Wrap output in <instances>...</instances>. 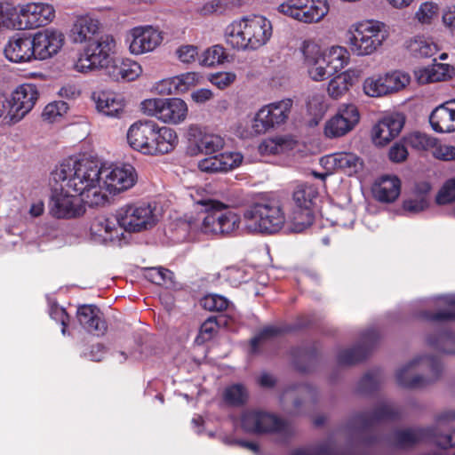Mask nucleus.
<instances>
[{"label": "nucleus", "instance_id": "23", "mask_svg": "<svg viewBox=\"0 0 455 455\" xmlns=\"http://www.w3.org/2000/svg\"><path fill=\"white\" fill-rule=\"evenodd\" d=\"M31 36L15 34L8 40L4 53L6 59L14 63L30 62L35 60Z\"/></svg>", "mask_w": 455, "mask_h": 455}, {"label": "nucleus", "instance_id": "62", "mask_svg": "<svg viewBox=\"0 0 455 455\" xmlns=\"http://www.w3.org/2000/svg\"><path fill=\"white\" fill-rule=\"evenodd\" d=\"M179 60L184 63H190L198 54L197 47L194 45H182L176 51Z\"/></svg>", "mask_w": 455, "mask_h": 455}, {"label": "nucleus", "instance_id": "2", "mask_svg": "<svg viewBox=\"0 0 455 455\" xmlns=\"http://www.w3.org/2000/svg\"><path fill=\"white\" fill-rule=\"evenodd\" d=\"M184 220L192 231L225 236L239 228L241 219L228 204L212 198H202L195 200L194 211L185 214Z\"/></svg>", "mask_w": 455, "mask_h": 455}, {"label": "nucleus", "instance_id": "41", "mask_svg": "<svg viewBox=\"0 0 455 455\" xmlns=\"http://www.w3.org/2000/svg\"><path fill=\"white\" fill-rule=\"evenodd\" d=\"M223 401L232 407L244 405L249 398V393L244 385L241 383L228 386L223 391Z\"/></svg>", "mask_w": 455, "mask_h": 455}, {"label": "nucleus", "instance_id": "20", "mask_svg": "<svg viewBox=\"0 0 455 455\" xmlns=\"http://www.w3.org/2000/svg\"><path fill=\"white\" fill-rule=\"evenodd\" d=\"M434 427H410L395 430L391 436L392 445L400 450H411L433 439Z\"/></svg>", "mask_w": 455, "mask_h": 455}, {"label": "nucleus", "instance_id": "37", "mask_svg": "<svg viewBox=\"0 0 455 455\" xmlns=\"http://www.w3.org/2000/svg\"><path fill=\"white\" fill-rule=\"evenodd\" d=\"M286 221L291 223L292 231L300 233L312 225L314 221L313 211L307 207L293 206L286 217Z\"/></svg>", "mask_w": 455, "mask_h": 455}, {"label": "nucleus", "instance_id": "21", "mask_svg": "<svg viewBox=\"0 0 455 455\" xmlns=\"http://www.w3.org/2000/svg\"><path fill=\"white\" fill-rule=\"evenodd\" d=\"M129 36V50L136 55L154 51L163 41L162 33L152 26L135 27Z\"/></svg>", "mask_w": 455, "mask_h": 455}, {"label": "nucleus", "instance_id": "64", "mask_svg": "<svg viewBox=\"0 0 455 455\" xmlns=\"http://www.w3.org/2000/svg\"><path fill=\"white\" fill-rule=\"evenodd\" d=\"M444 27L455 36V5L447 6L442 13Z\"/></svg>", "mask_w": 455, "mask_h": 455}, {"label": "nucleus", "instance_id": "9", "mask_svg": "<svg viewBox=\"0 0 455 455\" xmlns=\"http://www.w3.org/2000/svg\"><path fill=\"white\" fill-rule=\"evenodd\" d=\"M155 207L149 203L129 204L120 207L116 220L128 232H140L153 228L157 221Z\"/></svg>", "mask_w": 455, "mask_h": 455}, {"label": "nucleus", "instance_id": "18", "mask_svg": "<svg viewBox=\"0 0 455 455\" xmlns=\"http://www.w3.org/2000/svg\"><path fill=\"white\" fill-rule=\"evenodd\" d=\"M64 34L59 30L46 28L31 36L35 60H45L55 56L62 48Z\"/></svg>", "mask_w": 455, "mask_h": 455}, {"label": "nucleus", "instance_id": "12", "mask_svg": "<svg viewBox=\"0 0 455 455\" xmlns=\"http://www.w3.org/2000/svg\"><path fill=\"white\" fill-rule=\"evenodd\" d=\"M293 100L290 98L263 106L256 114L253 129L257 133H265L270 129L284 124L291 115Z\"/></svg>", "mask_w": 455, "mask_h": 455}, {"label": "nucleus", "instance_id": "57", "mask_svg": "<svg viewBox=\"0 0 455 455\" xmlns=\"http://www.w3.org/2000/svg\"><path fill=\"white\" fill-rule=\"evenodd\" d=\"M219 325L216 317L211 316L206 319L200 327V331L196 337L198 343H204L210 340L213 333L216 331V327Z\"/></svg>", "mask_w": 455, "mask_h": 455}, {"label": "nucleus", "instance_id": "5", "mask_svg": "<svg viewBox=\"0 0 455 455\" xmlns=\"http://www.w3.org/2000/svg\"><path fill=\"white\" fill-rule=\"evenodd\" d=\"M246 228L251 232L275 234L286 222L279 200L266 198L253 203L243 212Z\"/></svg>", "mask_w": 455, "mask_h": 455}, {"label": "nucleus", "instance_id": "28", "mask_svg": "<svg viewBox=\"0 0 455 455\" xmlns=\"http://www.w3.org/2000/svg\"><path fill=\"white\" fill-rule=\"evenodd\" d=\"M429 123L436 132H455V100L436 107L429 116Z\"/></svg>", "mask_w": 455, "mask_h": 455}, {"label": "nucleus", "instance_id": "63", "mask_svg": "<svg viewBox=\"0 0 455 455\" xmlns=\"http://www.w3.org/2000/svg\"><path fill=\"white\" fill-rule=\"evenodd\" d=\"M51 316L52 319H54L57 322H60L62 328L61 332L63 335L67 332V328L69 323V315L67 313L66 309L63 307H53L51 310Z\"/></svg>", "mask_w": 455, "mask_h": 455}, {"label": "nucleus", "instance_id": "50", "mask_svg": "<svg viewBox=\"0 0 455 455\" xmlns=\"http://www.w3.org/2000/svg\"><path fill=\"white\" fill-rule=\"evenodd\" d=\"M227 59L226 50L221 45H213L204 52L200 58V63L203 66L213 67L221 64Z\"/></svg>", "mask_w": 455, "mask_h": 455}, {"label": "nucleus", "instance_id": "8", "mask_svg": "<svg viewBox=\"0 0 455 455\" xmlns=\"http://www.w3.org/2000/svg\"><path fill=\"white\" fill-rule=\"evenodd\" d=\"M381 22L366 21L358 23L349 30V47L352 52L358 56L373 53L385 40Z\"/></svg>", "mask_w": 455, "mask_h": 455}, {"label": "nucleus", "instance_id": "17", "mask_svg": "<svg viewBox=\"0 0 455 455\" xmlns=\"http://www.w3.org/2000/svg\"><path fill=\"white\" fill-rule=\"evenodd\" d=\"M379 339V334L376 330H366L361 334V340L358 344L339 352L338 364L349 366L364 361L370 355Z\"/></svg>", "mask_w": 455, "mask_h": 455}, {"label": "nucleus", "instance_id": "52", "mask_svg": "<svg viewBox=\"0 0 455 455\" xmlns=\"http://www.w3.org/2000/svg\"><path fill=\"white\" fill-rule=\"evenodd\" d=\"M435 202L440 205L455 202V178L444 182L435 197Z\"/></svg>", "mask_w": 455, "mask_h": 455}, {"label": "nucleus", "instance_id": "3", "mask_svg": "<svg viewBox=\"0 0 455 455\" xmlns=\"http://www.w3.org/2000/svg\"><path fill=\"white\" fill-rule=\"evenodd\" d=\"M127 142L134 150L144 155L156 156L174 150L179 138L177 132L170 127H160L151 120H140L129 127Z\"/></svg>", "mask_w": 455, "mask_h": 455}, {"label": "nucleus", "instance_id": "47", "mask_svg": "<svg viewBox=\"0 0 455 455\" xmlns=\"http://www.w3.org/2000/svg\"><path fill=\"white\" fill-rule=\"evenodd\" d=\"M291 455H343V452L331 442H324L314 447L294 449Z\"/></svg>", "mask_w": 455, "mask_h": 455}, {"label": "nucleus", "instance_id": "39", "mask_svg": "<svg viewBox=\"0 0 455 455\" xmlns=\"http://www.w3.org/2000/svg\"><path fill=\"white\" fill-rule=\"evenodd\" d=\"M447 308L432 312L424 310L419 313V317L431 323H448L455 322V297H447L444 299Z\"/></svg>", "mask_w": 455, "mask_h": 455}, {"label": "nucleus", "instance_id": "4", "mask_svg": "<svg viewBox=\"0 0 455 455\" xmlns=\"http://www.w3.org/2000/svg\"><path fill=\"white\" fill-rule=\"evenodd\" d=\"M272 33L270 20L261 15H251L228 26L226 42L234 49L255 51L269 41Z\"/></svg>", "mask_w": 455, "mask_h": 455}, {"label": "nucleus", "instance_id": "58", "mask_svg": "<svg viewBox=\"0 0 455 455\" xmlns=\"http://www.w3.org/2000/svg\"><path fill=\"white\" fill-rule=\"evenodd\" d=\"M373 141L375 144L379 146H385L390 140L395 138L391 132L386 128L384 124L378 123L373 127Z\"/></svg>", "mask_w": 455, "mask_h": 455}, {"label": "nucleus", "instance_id": "26", "mask_svg": "<svg viewBox=\"0 0 455 455\" xmlns=\"http://www.w3.org/2000/svg\"><path fill=\"white\" fill-rule=\"evenodd\" d=\"M76 318L80 325L88 332L98 336L104 335L108 330L102 311L94 305H81L77 307Z\"/></svg>", "mask_w": 455, "mask_h": 455}, {"label": "nucleus", "instance_id": "38", "mask_svg": "<svg viewBox=\"0 0 455 455\" xmlns=\"http://www.w3.org/2000/svg\"><path fill=\"white\" fill-rule=\"evenodd\" d=\"M196 81L197 75L194 72H188L163 81L162 86L168 85L165 89L168 94H180L188 92L190 87L196 84Z\"/></svg>", "mask_w": 455, "mask_h": 455}, {"label": "nucleus", "instance_id": "32", "mask_svg": "<svg viewBox=\"0 0 455 455\" xmlns=\"http://www.w3.org/2000/svg\"><path fill=\"white\" fill-rule=\"evenodd\" d=\"M292 363L299 372H308L318 358V350L315 345L295 347L291 350Z\"/></svg>", "mask_w": 455, "mask_h": 455}, {"label": "nucleus", "instance_id": "16", "mask_svg": "<svg viewBox=\"0 0 455 455\" xmlns=\"http://www.w3.org/2000/svg\"><path fill=\"white\" fill-rule=\"evenodd\" d=\"M360 114L354 104H344L337 114L329 119L324 126V134L328 138H339L352 131L359 123Z\"/></svg>", "mask_w": 455, "mask_h": 455}, {"label": "nucleus", "instance_id": "33", "mask_svg": "<svg viewBox=\"0 0 455 455\" xmlns=\"http://www.w3.org/2000/svg\"><path fill=\"white\" fill-rule=\"evenodd\" d=\"M194 145L189 147L192 155L202 153L205 155H212L222 148L224 145L223 139L212 133L199 132L197 136L194 135Z\"/></svg>", "mask_w": 455, "mask_h": 455}, {"label": "nucleus", "instance_id": "49", "mask_svg": "<svg viewBox=\"0 0 455 455\" xmlns=\"http://www.w3.org/2000/svg\"><path fill=\"white\" fill-rule=\"evenodd\" d=\"M380 372L372 370L365 373L359 380L357 391L362 395H370L376 391L380 384Z\"/></svg>", "mask_w": 455, "mask_h": 455}, {"label": "nucleus", "instance_id": "59", "mask_svg": "<svg viewBox=\"0 0 455 455\" xmlns=\"http://www.w3.org/2000/svg\"><path fill=\"white\" fill-rule=\"evenodd\" d=\"M403 140L402 141L395 142L389 149L388 158L393 163L404 162L408 157V150Z\"/></svg>", "mask_w": 455, "mask_h": 455}, {"label": "nucleus", "instance_id": "24", "mask_svg": "<svg viewBox=\"0 0 455 455\" xmlns=\"http://www.w3.org/2000/svg\"><path fill=\"white\" fill-rule=\"evenodd\" d=\"M406 145L417 150H428L435 148L434 156L435 158L443 161L455 160V147L439 146L435 148L437 140L425 133L413 132L403 138Z\"/></svg>", "mask_w": 455, "mask_h": 455}, {"label": "nucleus", "instance_id": "46", "mask_svg": "<svg viewBox=\"0 0 455 455\" xmlns=\"http://www.w3.org/2000/svg\"><path fill=\"white\" fill-rule=\"evenodd\" d=\"M287 332V329L285 325L277 326V325H267L264 326L256 336H254L251 341V350L252 353H256L259 350V345L261 342L282 336Z\"/></svg>", "mask_w": 455, "mask_h": 455}, {"label": "nucleus", "instance_id": "27", "mask_svg": "<svg viewBox=\"0 0 455 455\" xmlns=\"http://www.w3.org/2000/svg\"><path fill=\"white\" fill-rule=\"evenodd\" d=\"M243 156L237 152H224L198 162L201 172L207 173L226 172L241 164Z\"/></svg>", "mask_w": 455, "mask_h": 455}, {"label": "nucleus", "instance_id": "48", "mask_svg": "<svg viewBox=\"0 0 455 455\" xmlns=\"http://www.w3.org/2000/svg\"><path fill=\"white\" fill-rule=\"evenodd\" d=\"M382 78L384 82V88L387 94L404 88L411 80L409 75L400 71L387 73L383 76Z\"/></svg>", "mask_w": 455, "mask_h": 455}, {"label": "nucleus", "instance_id": "29", "mask_svg": "<svg viewBox=\"0 0 455 455\" xmlns=\"http://www.w3.org/2000/svg\"><path fill=\"white\" fill-rule=\"evenodd\" d=\"M92 98L97 110L105 116L116 117L124 112V100L115 92L105 91L94 92Z\"/></svg>", "mask_w": 455, "mask_h": 455}, {"label": "nucleus", "instance_id": "40", "mask_svg": "<svg viewBox=\"0 0 455 455\" xmlns=\"http://www.w3.org/2000/svg\"><path fill=\"white\" fill-rule=\"evenodd\" d=\"M334 166L348 175L356 173L363 166L362 159L350 152H339L333 155Z\"/></svg>", "mask_w": 455, "mask_h": 455}, {"label": "nucleus", "instance_id": "10", "mask_svg": "<svg viewBox=\"0 0 455 455\" xmlns=\"http://www.w3.org/2000/svg\"><path fill=\"white\" fill-rule=\"evenodd\" d=\"M141 111L163 123L178 124L186 119L188 108L180 98H153L141 102Z\"/></svg>", "mask_w": 455, "mask_h": 455}, {"label": "nucleus", "instance_id": "51", "mask_svg": "<svg viewBox=\"0 0 455 455\" xmlns=\"http://www.w3.org/2000/svg\"><path fill=\"white\" fill-rule=\"evenodd\" d=\"M304 62L307 67L317 65L318 63H325V58L318 44L312 42H304L302 47Z\"/></svg>", "mask_w": 455, "mask_h": 455}, {"label": "nucleus", "instance_id": "25", "mask_svg": "<svg viewBox=\"0 0 455 455\" xmlns=\"http://www.w3.org/2000/svg\"><path fill=\"white\" fill-rule=\"evenodd\" d=\"M137 180V173L131 164L115 167L108 172L103 181L110 194H118L131 188Z\"/></svg>", "mask_w": 455, "mask_h": 455}, {"label": "nucleus", "instance_id": "11", "mask_svg": "<svg viewBox=\"0 0 455 455\" xmlns=\"http://www.w3.org/2000/svg\"><path fill=\"white\" fill-rule=\"evenodd\" d=\"M277 11L304 23L318 22L328 13L327 0H286L277 6Z\"/></svg>", "mask_w": 455, "mask_h": 455}, {"label": "nucleus", "instance_id": "13", "mask_svg": "<svg viewBox=\"0 0 455 455\" xmlns=\"http://www.w3.org/2000/svg\"><path fill=\"white\" fill-rule=\"evenodd\" d=\"M241 427L246 433L267 434L288 432L287 422L268 412L250 410L244 411L241 416Z\"/></svg>", "mask_w": 455, "mask_h": 455}, {"label": "nucleus", "instance_id": "45", "mask_svg": "<svg viewBox=\"0 0 455 455\" xmlns=\"http://www.w3.org/2000/svg\"><path fill=\"white\" fill-rule=\"evenodd\" d=\"M324 58L328 68L334 74L341 70L348 63L349 53L342 46H333L330 49L329 53L324 55Z\"/></svg>", "mask_w": 455, "mask_h": 455}, {"label": "nucleus", "instance_id": "61", "mask_svg": "<svg viewBox=\"0 0 455 455\" xmlns=\"http://www.w3.org/2000/svg\"><path fill=\"white\" fill-rule=\"evenodd\" d=\"M428 206V201L425 197L411 198L403 201V207L406 212L417 213L424 211Z\"/></svg>", "mask_w": 455, "mask_h": 455}, {"label": "nucleus", "instance_id": "22", "mask_svg": "<svg viewBox=\"0 0 455 455\" xmlns=\"http://www.w3.org/2000/svg\"><path fill=\"white\" fill-rule=\"evenodd\" d=\"M55 17V10L52 4L44 3H29L20 9V23L24 28L33 29L44 27L51 23Z\"/></svg>", "mask_w": 455, "mask_h": 455}, {"label": "nucleus", "instance_id": "42", "mask_svg": "<svg viewBox=\"0 0 455 455\" xmlns=\"http://www.w3.org/2000/svg\"><path fill=\"white\" fill-rule=\"evenodd\" d=\"M318 196L317 188L310 184H299L292 194V200L296 207H307L312 209L313 200Z\"/></svg>", "mask_w": 455, "mask_h": 455}, {"label": "nucleus", "instance_id": "7", "mask_svg": "<svg viewBox=\"0 0 455 455\" xmlns=\"http://www.w3.org/2000/svg\"><path fill=\"white\" fill-rule=\"evenodd\" d=\"M115 47L116 41L111 35H100L96 40H90L75 61L74 69L82 73L98 68L108 69L114 61L111 54Z\"/></svg>", "mask_w": 455, "mask_h": 455}, {"label": "nucleus", "instance_id": "14", "mask_svg": "<svg viewBox=\"0 0 455 455\" xmlns=\"http://www.w3.org/2000/svg\"><path fill=\"white\" fill-rule=\"evenodd\" d=\"M80 197L73 192L61 189V184L53 182L49 201L50 213L57 219H71L84 213V204Z\"/></svg>", "mask_w": 455, "mask_h": 455}, {"label": "nucleus", "instance_id": "1", "mask_svg": "<svg viewBox=\"0 0 455 455\" xmlns=\"http://www.w3.org/2000/svg\"><path fill=\"white\" fill-rule=\"evenodd\" d=\"M103 171L97 161L88 158L64 159L52 172V181L61 184V189L79 196L84 205L96 207L104 204L108 196L101 192V174Z\"/></svg>", "mask_w": 455, "mask_h": 455}, {"label": "nucleus", "instance_id": "6", "mask_svg": "<svg viewBox=\"0 0 455 455\" xmlns=\"http://www.w3.org/2000/svg\"><path fill=\"white\" fill-rule=\"evenodd\" d=\"M442 370L443 366L437 356L420 355L397 371L396 382L403 387H422L436 380Z\"/></svg>", "mask_w": 455, "mask_h": 455}, {"label": "nucleus", "instance_id": "54", "mask_svg": "<svg viewBox=\"0 0 455 455\" xmlns=\"http://www.w3.org/2000/svg\"><path fill=\"white\" fill-rule=\"evenodd\" d=\"M438 5L431 2H425L420 4L416 12V18L422 24H430L437 15Z\"/></svg>", "mask_w": 455, "mask_h": 455}, {"label": "nucleus", "instance_id": "31", "mask_svg": "<svg viewBox=\"0 0 455 455\" xmlns=\"http://www.w3.org/2000/svg\"><path fill=\"white\" fill-rule=\"evenodd\" d=\"M375 198L381 203H393L401 193V180L396 176H384L373 188Z\"/></svg>", "mask_w": 455, "mask_h": 455}, {"label": "nucleus", "instance_id": "36", "mask_svg": "<svg viewBox=\"0 0 455 455\" xmlns=\"http://www.w3.org/2000/svg\"><path fill=\"white\" fill-rule=\"evenodd\" d=\"M427 345L443 354H455V334L449 330H442L427 339Z\"/></svg>", "mask_w": 455, "mask_h": 455}, {"label": "nucleus", "instance_id": "15", "mask_svg": "<svg viewBox=\"0 0 455 455\" xmlns=\"http://www.w3.org/2000/svg\"><path fill=\"white\" fill-rule=\"evenodd\" d=\"M39 92L35 84H23L12 93L11 100L6 102V116L10 122L16 124L34 108Z\"/></svg>", "mask_w": 455, "mask_h": 455}, {"label": "nucleus", "instance_id": "30", "mask_svg": "<svg viewBox=\"0 0 455 455\" xmlns=\"http://www.w3.org/2000/svg\"><path fill=\"white\" fill-rule=\"evenodd\" d=\"M100 23L97 19L89 15L77 18L71 29V37L75 43L89 44L90 40H96Z\"/></svg>", "mask_w": 455, "mask_h": 455}, {"label": "nucleus", "instance_id": "19", "mask_svg": "<svg viewBox=\"0 0 455 455\" xmlns=\"http://www.w3.org/2000/svg\"><path fill=\"white\" fill-rule=\"evenodd\" d=\"M400 411L388 405L380 404L372 411H360L351 419V425L361 432L373 430L380 422L399 419Z\"/></svg>", "mask_w": 455, "mask_h": 455}, {"label": "nucleus", "instance_id": "43", "mask_svg": "<svg viewBox=\"0 0 455 455\" xmlns=\"http://www.w3.org/2000/svg\"><path fill=\"white\" fill-rule=\"evenodd\" d=\"M407 49L416 58H428L435 54L436 44L429 43L422 36H416L407 42Z\"/></svg>", "mask_w": 455, "mask_h": 455}, {"label": "nucleus", "instance_id": "44", "mask_svg": "<svg viewBox=\"0 0 455 455\" xmlns=\"http://www.w3.org/2000/svg\"><path fill=\"white\" fill-rule=\"evenodd\" d=\"M353 78L349 72H342L334 76L328 84V94L332 99L342 97L352 86Z\"/></svg>", "mask_w": 455, "mask_h": 455}, {"label": "nucleus", "instance_id": "53", "mask_svg": "<svg viewBox=\"0 0 455 455\" xmlns=\"http://www.w3.org/2000/svg\"><path fill=\"white\" fill-rule=\"evenodd\" d=\"M363 91L365 94L371 97H380L387 94L384 88L382 76L368 77L365 79L363 83Z\"/></svg>", "mask_w": 455, "mask_h": 455}, {"label": "nucleus", "instance_id": "60", "mask_svg": "<svg viewBox=\"0 0 455 455\" xmlns=\"http://www.w3.org/2000/svg\"><path fill=\"white\" fill-rule=\"evenodd\" d=\"M307 72L315 81H323L333 75L332 71L328 68L327 63H318L315 66L307 67Z\"/></svg>", "mask_w": 455, "mask_h": 455}, {"label": "nucleus", "instance_id": "34", "mask_svg": "<svg viewBox=\"0 0 455 455\" xmlns=\"http://www.w3.org/2000/svg\"><path fill=\"white\" fill-rule=\"evenodd\" d=\"M141 73L139 63L131 60H122L119 63L113 61L108 68V74L114 80L133 81Z\"/></svg>", "mask_w": 455, "mask_h": 455}, {"label": "nucleus", "instance_id": "55", "mask_svg": "<svg viewBox=\"0 0 455 455\" xmlns=\"http://www.w3.org/2000/svg\"><path fill=\"white\" fill-rule=\"evenodd\" d=\"M228 300L220 295L212 294L202 299L203 307L209 311H224L228 307Z\"/></svg>", "mask_w": 455, "mask_h": 455}, {"label": "nucleus", "instance_id": "56", "mask_svg": "<svg viewBox=\"0 0 455 455\" xmlns=\"http://www.w3.org/2000/svg\"><path fill=\"white\" fill-rule=\"evenodd\" d=\"M404 116L401 114H394L382 118L379 123L384 124L386 128L388 129L391 133H393L395 137L399 135L403 125H404Z\"/></svg>", "mask_w": 455, "mask_h": 455}, {"label": "nucleus", "instance_id": "35", "mask_svg": "<svg viewBox=\"0 0 455 455\" xmlns=\"http://www.w3.org/2000/svg\"><path fill=\"white\" fill-rule=\"evenodd\" d=\"M116 219L100 217L96 218L91 224L90 232L94 239L107 242L117 236L118 231L116 227Z\"/></svg>", "mask_w": 455, "mask_h": 455}]
</instances>
